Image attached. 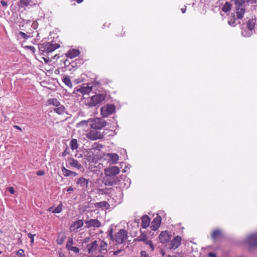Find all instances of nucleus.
Here are the masks:
<instances>
[{"label": "nucleus", "instance_id": "nucleus-1", "mask_svg": "<svg viewBox=\"0 0 257 257\" xmlns=\"http://www.w3.org/2000/svg\"><path fill=\"white\" fill-rule=\"evenodd\" d=\"M108 236L112 241H114L116 244L123 243L127 238V231L123 229H121L117 232L115 235H113L112 229L108 231Z\"/></svg>", "mask_w": 257, "mask_h": 257}, {"label": "nucleus", "instance_id": "nucleus-2", "mask_svg": "<svg viewBox=\"0 0 257 257\" xmlns=\"http://www.w3.org/2000/svg\"><path fill=\"white\" fill-rule=\"evenodd\" d=\"M59 47L60 45L52 41L51 42L40 44L39 45V50L41 54L47 56Z\"/></svg>", "mask_w": 257, "mask_h": 257}, {"label": "nucleus", "instance_id": "nucleus-3", "mask_svg": "<svg viewBox=\"0 0 257 257\" xmlns=\"http://www.w3.org/2000/svg\"><path fill=\"white\" fill-rule=\"evenodd\" d=\"M104 99L105 97L103 94H97L86 99L85 103L89 107H93L100 103Z\"/></svg>", "mask_w": 257, "mask_h": 257}, {"label": "nucleus", "instance_id": "nucleus-4", "mask_svg": "<svg viewBox=\"0 0 257 257\" xmlns=\"http://www.w3.org/2000/svg\"><path fill=\"white\" fill-rule=\"evenodd\" d=\"M88 122H90L91 127L94 130H100L106 125V121L101 118L89 119L88 120Z\"/></svg>", "mask_w": 257, "mask_h": 257}, {"label": "nucleus", "instance_id": "nucleus-5", "mask_svg": "<svg viewBox=\"0 0 257 257\" xmlns=\"http://www.w3.org/2000/svg\"><path fill=\"white\" fill-rule=\"evenodd\" d=\"M120 172L119 168L117 166H111L104 169L105 175L107 177L115 176Z\"/></svg>", "mask_w": 257, "mask_h": 257}, {"label": "nucleus", "instance_id": "nucleus-6", "mask_svg": "<svg viewBox=\"0 0 257 257\" xmlns=\"http://www.w3.org/2000/svg\"><path fill=\"white\" fill-rule=\"evenodd\" d=\"M236 16L237 19H242L245 12L244 4L235 5Z\"/></svg>", "mask_w": 257, "mask_h": 257}, {"label": "nucleus", "instance_id": "nucleus-7", "mask_svg": "<svg viewBox=\"0 0 257 257\" xmlns=\"http://www.w3.org/2000/svg\"><path fill=\"white\" fill-rule=\"evenodd\" d=\"M103 134L96 131H91L86 134V137L90 140L101 139L103 138Z\"/></svg>", "mask_w": 257, "mask_h": 257}, {"label": "nucleus", "instance_id": "nucleus-8", "mask_svg": "<svg viewBox=\"0 0 257 257\" xmlns=\"http://www.w3.org/2000/svg\"><path fill=\"white\" fill-rule=\"evenodd\" d=\"M115 110V107L112 104H107L101 108V113L104 116L111 114Z\"/></svg>", "mask_w": 257, "mask_h": 257}, {"label": "nucleus", "instance_id": "nucleus-9", "mask_svg": "<svg viewBox=\"0 0 257 257\" xmlns=\"http://www.w3.org/2000/svg\"><path fill=\"white\" fill-rule=\"evenodd\" d=\"M107 243L103 240H101L98 246V250L100 254L97 255L96 257H103V254L107 252Z\"/></svg>", "mask_w": 257, "mask_h": 257}, {"label": "nucleus", "instance_id": "nucleus-10", "mask_svg": "<svg viewBox=\"0 0 257 257\" xmlns=\"http://www.w3.org/2000/svg\"><path fill=\"white\" fill-rule=\"evenodd\" d=\"M113 33L114 36L118 38H121L125 35V32L121 25H116L113 28Z\"/></svg>", "mask_w": 257, "mask_h": 257}, {"label": "nucleus", "instance_id": "nucleus-11", "mask_svg": "<svg viewBox=\"0 0 257 257\" xmlns=\"http://www.w3.org/2000/svg\"><path fill=\"white\" fill-rule=\"evenodd\" d=\"M171 238V235L168 231H162L159 236L160 242L164 244L168 242Z\"/></svg>", "mask_w": 257, "mask_h": 257}, {"label": "nucleus", "instance_id": "nucleus-12", "mask_svg": "<svg viewBox=\"0 0 257 257\" xmlns=\"http://www.w3.org/2000/svg\"><path fill=\"white\" fill-rule=\"evenodd\" d=\"M249 248L257 247V233L250 235L247 239Z\"/></svg>", "mask_w": 257, "mask_h": 257}, {"label": "nucleus", "instance_id": "nucleus-13", "mask_svg": "<svg viewBox=\"0 0 257 257\" xmlns=\"http://www.w3.org/2000/svg\"><path fill=\"white\" fill-rule=\"evenodd\" d=\"M162 221V217L160 216H157L153 220L151 225V228L152 230H157L160 226Z\"/></svg>", "mask_w": 257, "mask_h": 257}, {"label": "nucleus", "instance_id": "nucleus-14", "mask_svg": "<svg viewBox=\"0 0 257 257\" xmlns=\"http://www.w3.org/2000/svg\"><path fill=\"white\" fill-rule=\"evenodd\" d=\"M181 240V237L179 235H177L176 236L174 237L173 239L171 241V243L169 248L170 249H174L177 248L180 245Z\"/></svg>", "mask_w": 257, "mask_h": 257}, {"label": "nucleus", "instance_id": "nucleus-15", "mask_svg": "<svg viewBox=\"0 0 257 257\" xmlns=\"http://www.w3.org/2000/svg\"><path fill=\"white\" fill-rule=\"evenodd\" d=\"M85 223L87 227L99 228L101 226V222L97 219H91L85 221Z\"/></svg>", "mask_w": 257, "mask_h": 257}, {"label": "nucleus", "instance_id": "nucleus-16", "mask_svg": "<svg viewBox=\"0 0 257 257\" xmlns=\"http://www.w3.org/2000/svg\"><path fill=\"white\" fill-rule=\"evenodd\" d=\"M83 226V222L82 220H78L74 222L70 226L69 229L71 232L76 231L79 228Z\"/></svg>", "mask_w": 257, "mask_h": 257}, {"label": "nucleus", "instance_id": "nucleus-17", "mask_svg": "<svg viewBox=\"0 0 257 257\" xmlns=\"http://www.w3.org/2000/svg\"><path fill=\"white\" fill-rule=\"evenodd\" d=\"M141 226L144 228H147L150 223V218L147 215H143L141 218Z\"/></svg>", "mask_w": 257, "mask_h": 257}, {"label": "nucleus", "instance_id": "nucleus-18", "mask_svg": "<svg viewBox=\"0 0 257 257\" xmlns=\"http://www.w3.org/2000/svg\"><path fill=\"white\" fill-rule=\"evenodd\" d=\"M80 54V51L78 49H73L69 50L66 54V57L72 59Z\"/></svg>", "mask_w": 257, "mask_h": 257}, {"label": "nucleus", "instance_id": "nucleus-19", "mask_svg": "<svg viewBox=\"0 0 257 257\" xmlns=\"http://www.w3.org/2000/svg\"><path fill=\"white\" fill-rule=\"evenodd\" d=\"M76 183L82 188H87L89 183V180L84 177H81L77 180Z\"/></svg>", "mask_w": 257, "mask_h": 257}, {"label": "nucleus", "instance_id": "nucleus-20", "mask_svg": "<svg viewBox=\"0 0 257 257\" xmlns=\"http://www.w3.org/2000/svg\"><path fill=\"white\" fill-rule=\"evenodd\" d=\"M35 3V0H20L18 4L19 7L23 8L24 7H28V6H32Z\"/></svg>", "mask_w": 257, "mask_h": 257}, {"label": "nucleus", "instance_id": "nucleus-21", "mask_svg": "<svg viewBox=\"0 0 257 257\" xmlns=\"http://www.w3.org/2000/svg\"><path fill=\"white\" fill-rule=\"evenodd\" d=\"M98 244L97 241L95 240L91 244L87 245L88 251L89 253H93L98 249Z\"/></svg>", "mask_w": 257, "mask_h": 257}, {"label": "nucleus", "instance_id": "nucleus-22", "mask_svg": "<svg viewBox=\"0 0 257 257\" xmlns=\"http://www.w3.org/2000/svg\"><path fill=\"white\" fill-rule=\"evenodd\" d=\"M77 92H80L83 95L88 94L92 91V87L88 85L83 86L77 90Z\"/></svg>", "mask_w": 257, "mask_h": 257}, {"label": "nucleus", "instance_id": "nucleus-23", "mask_svg": "<svg viewBox=\"0 0 257 257\" xmlns=\"http://www.w3.org/2000/svg\"><path fill=\"white\" fill-rule=\"evenodd\" d=\"M141 234L136 239H135V241H143L145 243L148 241L147 238V235L146 232L145 231L143 232L141 230H140Z\"/></svg>", "mask_w": 257, "mask_h": 257}, {"label": "nucleus", "instance_id": "nucleus-24", "mask_svg": "<svg viewBox=\"0 0 257 257\" xmlns=\"http://www.w3.org/2000/svg\"><path fill=\"white\" fill-rule=\"evenodd\" d=\"M62 171L63 172V174L65 177H68L71 175L76 176L78 175L76 172L69 170L65 168L64 167H62Z\"/></svg>", "mask_w": 257, "mask_h": 257}, {"label": "nucleus", "instance_id": "nucleus-25", "mask_svg": "<svg viewBox=\"0 0 257 257\" xmlns=\"http://www.w3.org/2000/svg\"><path fill=\"white\" fill-rule=\"evenodd\" d=\"M107 156L109 157L112 164L116 163L119 159L118 155L115 153H108Z\"/></svg>", "mask_w": 257, "mask_h": 257}, {"label": "nucleus", "instance_id": "nucleus-26", "mask_svg": "<svg viewBox=\"0 0 257 257\" xmlns=\"http://www.w3.org/2000/svg\"><path fill=\"white\" fill-rule=\"evenodd\" d=\"M69 163L71 166L77 169H80L82 167V165L79 163L78 161L74 159H70Z\"/></svg>", "mask_w": 257, "mask_h": 257}, {"label": "nucleus", "instance_id": "nucleus-27", "mask_svg": "<svg viewBox=\"0 0 257 257\" xmlns=\"http://www.w3.org/2000/svg\"><path fill=\"white\" fill-rule=\"evenodd\" d=\"M222 236L221 232L218 229L213 230L211 234V237L213 240H216Z\"/></svg>", "mask_w": 257, "mask_h": 257}, {"label": "nucleus", "instance_id": "nucleus-28", "mask_svg": "<svg viewBox=\"0 0 257 257\" xmlns=\"http://www.w3.org/2000/svg\"><path fill=\"white\" fill-rule=\"evenodd\" d=\"M118 180L117 178H116L115 179H109L108 178H107L104 179V184L105 185L112 186L116 184Z\"/></svg>", "mask_w": 257, "mask_h": 257}, {"label": "nucleus", "instance_id": "nucleus-29", "mask_svg": "<svg viewBox=\"0 0 257 257\" xmlns=\"http://www.w3.org/2000/svg\"><path fill=\"white\" fill-rule=\"evenodd\" d=\"M256 24L255 19H252L249 20L247 23V27L248 30L252 31L254 29Z\"/></svg>", "mask_w": 257, "mask_h": 257}, {"label": "nucleus", "instance_id": "nucleus-30", "mask_svg": "<svg viewBox=\"0 0 257 257\" xmlns=\"http://www.w3.org/2000/svg\"><path fill=\"white\" fill-rule=\"evenodd\" d=\"M48 105H53L56 107H58L60 105V102L57 98H51L47 100Z\"/></svg>", "mask_w": 257, "mask_h": 257}, {"label": "nucleus", "instance_id": "nucleus-31", "mask_svg": "<svg viewBox=\"0 0 257 257\" xmlns=\"http://www.w3.org/2000/svg\"><path fill=\"white\" fill-rule=\"evenodd\" d=\"M65 107L64 105H61L54 109V111L58 114L62 115L65 112Z\"/></svg>", "mask_w": 257, "mask_h": 257}, {"label": "nucleus", "instance_id": "nucleus-32", "mask_svg": "<svg viewBox=\"0 0 257 257\" xmlns=\"http://www.w3.org/2000/svg\"><path fill=\"white\" fill-rule=\"evenodd\" d=\"M231 7L232 4L228 2H226L222 8V11L225 13H227L231 10Z\"/></svg>", "mask_w": 257, "mask_h": 257}, {"label": "nucleus", "instance_id": "nucleus-33", "mask_svg": "<svg viewBox=\"0 0 257 257\" xmlns=\"http://www.w3.org/2000/svg\"><path fill=\"white\" fill-rule=\"evenodd\" d=\"M108 205V203L105 201L97 202L94 204V206L98 208H106Z\"/></svg>", "mask_w": 257, "mask_h": 257}, {"label": "nucleus", "instance_id": "nucleus-34", "mask_svg": "<svg viewBox=\"0 0 257 257\" xmlns=\"http://www.w3.org/2000/svg\"><path fill=\"white\" fill-rule=\"evenodd\" d=\"M70 146L72 150H74L77 149L78 148V143L77 140L74 139H72L70 143Z\"/></svg>", "mask_w": 257, "mask_h": 257}, {"label": "nucleus", "instance_id": "nucleus-35", "mask_svg": "<svg viewBox=\"0 0 257 257\" xmlns=\"http://www.w3.org/2000/svg\"><path fill=\"white\" fill-rule=\"evenodd\" d=\"M63 82L69 87H71L72 86V82L69 78V77H65L63 79Z\"/></svg>", "mask_w": 257, "mask_h": 257}, {"label": "nucleus", "instance_id": "nucleus-36", "mask_svg": "<svg viewBox=\"0 0 257 257\" xmlns=\"http://www.w3.org/2000/svg\"><path fill=\"white\" fill-rule=\"evenodd\" d=\"M62 203H60V204L53 211H52V212L55 213H60L62 210Z\"/></svg>", "mask_w": 257, "mask_h": 257}, {"label": "nucleus", "instance_id": "nucleus-37", "mask_svg": "<svg viewBox=\"0 0 257 257\" xmlns=\"http://www.w3.org/2000/svg\"><path fill=\"white\" fill-rule=\"evenodd\" d=\"M236 19L235 18L234 15H233V17L228 21V23L230 26L235 27L236 25Z\"/></svg>", "mask_w": 257, "mask_h": 257}, {"label": "nucleus", "instance_id": "nucleus-38", "mask_svg": "<svg viewBox=\"0 0 257 257\" xmlns=\"http://www.w3.org/2000/svg\"><path fill=\"white\" fill-rule=\"evenodd\" d=\"M73 243V238L71 237L69 238L66 245V248L68 249V250H69V248H70L71 247H72Z\"/></svg>", "mask_w": 257, "mask_h": 257}, {"label": "nucleus", "instance_id": "nucleus-39", "mask_svg": "<svg viewBox=\"0 0 257 257\" xmlns=\"http://www.w3.org/2000/svg\"><path fill=\"white\" fill-rule=\"evenodd\" d=\"M17 255L19 257H25V252L23 249H19L17 252Z\"/></svg>", "mask_w": 257, "mask_h": 257}, {"label": "nucleus", "instance_id": "nucleus-40", "mask_svg": "<svg viewBox=\"0 0 257 257\" xmlns=\"http://www.w3.org/2000/svg\"><path fill=\"white\" fill-rule=\"evenodd\" d=\"M19 35L24 39L27 40L30 37L23 32H19Z\"/></svg>", "mask_w": 257, "mask_h": 257}, {"label": "nucleus", "instance_id": "nucleus-41", "mask_svg": "<svg viewBox=\"0 0 257 257\" xmlns=\"http://www.w3.org/2000/svg\"><path fill=\"white\" fill-rule=\"evenodd\" d=\"M24 48L25 49H29L30 50H31L33 52V54H35V51H36V49H35V48L34 46H25Z\"/></svg>", "mask_w": 257, "mask_h": 257}, {"label": "nucleus", "instance_id": "nucleus-42", "mask_svg": "<svg viewBox=\"0 0 257 257\" xmlns=\"http://www.w3.org/2000/svg\"><path fill=\"white\" fill-rule=\"evenodd\" d=\"M145 244L149 245L152 251H153L154 250V247L153 242H152L151 240H149L145 243Z\"/></svg>", "mask_w": 257, "mask_h": 257}, {"label": "nucleus", "instance_id": "nucleus-43", "mask_svg": "<svg viewBox=\"0 0 257 257\" xmlns=\"http://www.w3.org/2000/svg\"><path fill=\"white\" fill-rule=\"evenodd\" d=\"M35 235V234H31V233H29L28 234V236L29 238H31V243L32 244H33L34 243V236Z\"/></svg>", "mask_w": 257, "mask_h": 257}, {"label": "nucleus", "instance_id": "nucleus-44", "mask_svg": "<svg viewBox=\"0 0 257 257\" xmlns=\"http://www.w3.org/2000/svg\"><path fill=\"white\" fill-rule=\"evenodd\" d=\"M69 250L74 251L75 253H78L79 251V248L76 246L71 247V248H69Z\"/></svg>", "mask_w": 257, "mask_h": 257}, {"label": "nucleus", "instance_id": "nucleus-45", "mask_svg": "<svg viewBox=\"0 0 257 257\" xmlns=\"http://www.w3.org/2000/svg\"><path fill=\"white\" fill-rule=\"evenodd\" d=\"M235 5L245 4V0H234Z\"/></svg>", "mask_w": 257, "mask_h": 257}, {"label": "nucleus", "instance_id": "nucleus-46", "mask_svg": "<svg viewBox=\"0 0 257 257\" xmlns=\"http://www.w3.org/2000/svg\"><path fill=\"white\" fill-rule=\"evenodd\" d=\"M140 257H149L148 253L145 251H142L141 252Z\"/></svg>", "mask_w": 257, "mask_h": 257}, {"label": "nucleus", "instance_id": "nucleus-47", "mask_svg": "<svg viewBox=\"0 0 257 257\" xmlns=\"http://www.w3.org/2000/svg\"><path fill=\"white\" fill-rule=\"evenodd\" d=\"M8 190L12 194H14L15 192V189L13 187H10L8 188Z\"/></svg>", "mask_w": 257, "mask_h": 257}, {"label": "nucleus", "instance_id": "nucleus-48", "mask_svg": "<svg viewBox=\"0 0 257 257\" xmlns=\"http://www.w3.org/2000/svg\"><path fill=\"white\" fill-rule=\"evenodd\" d=\"M110 25H111V24L110 23L106 22L103 24V29H105L106 28H110Z\"/></svg>", "mask_w": 257, "mask_h": 257}, {"label": "nucleus", "instance_id": "nucleus-49", "mask_svg": "<svg viewBox=\"0 0 257 257\" xmlns=\"http://www.w3.org/2000/svg\"><path fill=\"white\" fill-rule=\"evenodd\" d=\"M37 175L39 176H43L45 175V172L43 171L40 170L37 172Z\"/></svg>", "mask_w": 257, "mask_h": 257}, {"label": "nucleus", "instance_id": "nucleus-50", "mask_svg": "<svg viewBox=\"0 0 257 257\" xmlns=\"http://www.w3.org/2000/svg\"><path fill=\"white\" fill-rule=\"evenodd\" d=\"M42 58L44 61L45 63H48L50 61V59L48 57H42Z\"/></svg>", "mask_w": 257, "mask_h": 257}, {"label": "nucleus", "instance_id": "nucleus-51", "mask_svg": "<svg viewBox=\"0 0 257 257\" xmlns=\"http://www.w3.org/2000/svg\"><path fill=\"white\" fill-rule=\"evenodd\" d=\"M64 238L63 237H61V239H58L57 240L58 244H61L63 243Z\"/></svg>", "mask_w": 257, "mask_h": 257}, {"label": "nucleus", "instance_id": "nucleus-52", "mask_svg": "<svg viewBox=\"0 0 257 257\" xmlns=\"http://www.w3.org/2000/svg\"><path fill=\"white\" fill-rule=\"evenodd\" d=\"M168 257H182V256L179 253H177L176 254L172 255H169Z\"/></svg>", "mask_w": 257, "mask_h": 257}, {"label": "nucleus", "instance_id": "nucleus-53", "mask_svg": "<svg viewBox=\"0 0 257 257\" xmlns=\"http://www.w3.org/2000/svg\"><path fill=\"white\" fill-rule=\"evenodd\" d=\"M1 3L2 4V5L3 6V7H7V3L6 2L4 1H2L1 2Z\"/></svg>", "mask_w": 257, "mask_h": 257}, {"label": "nucleus", "instance_id": "nucleus-54", "mask_svg": "<svg viewBox=\"0 0 257 257\" xmlns=\"http://www.w3.org/2000/svg\"><path fill=\"white\" fill-rule=\"evenodd\" d=\"M121 251V249H118L115 251H114L113 252V254L114 255H117L118 254V253H119Z\"/></svg>", "mask_w": 257, "mask_h": 257}, {"label": "nucleus", "instance_id": "nucleus-55", "mask_svg": "<svg viewBox=\"0 0 257 257\" xmlns=\"http://www.w3.org/2000/svg\"><path fill=\"white\" fill-rule=\"evenodd\" d=\"M208 255L210 257H216V254L214 253L210 252Z\"/></svg>", "mask_w": 257, "mask_h": 257}, {"label": "nucleus", "instance_id": "nucleus-56", "mask_svg": "<svg viewBox=\"0 0 257 257\" xmlns=\"http://www.w3.org/2000/svg\"><path fill=\"white\" fill-rule=\"evenodd\" d=\"M14 127L15 128H16V129H17V130H19V131H20L21 132L22 131V128L19 126H18V125H15L14 126Z\"/></svg>", "mask_w": 257, "mask_h": 257}, {"label": "nucleus", "instance_id": "nucleus-57", "mask_svg": "<svg viewBox=\"0 0 257 257\" xmlns=\"http://www.w3.org/2000/svg\"><path fill=\"white\" fill-rule=\"evenodd\" d=\"M181 12H182V13L183 14H184V13L186 12V7H185V8H182V9H181Z\"/></svg>", "mask_w": 257, "mask_h": 257}, {"label": "nucleus", "instance_id": "nucleus-58", "mask_svg": "<svg viewBox=\"0 0 257 257\" xmlns=\"http://www.w3.org/2000/svg\"><path fill=\"white\" fill-rule=\"evenodd\" d=\"M73 190H74V189H73V188L72 187H69V188L67 189V191L68 192L73 191Z\"/></svg>", "mask_w": 257, "mask_h": 257}, {"label": "nucleus", "instance_id": "nucleus-59", "mask_svg": "<svg viewBox=\"0 0 257 257\" xmlns=\"http://www.w3.org/2000/svg\"><path fill=\"white\" fill-rule=\"evenodd\" d=\"M161 254L163 256H164V255H165V252H164V251L163 249H161Z\"/></svg>", "mask_w": 257, "mask_h": 257}, {"label": "nucleus", "instance_id": "nucleus-60", "mask_svg": "<svg viewBox=\"0 0 257 257\" xmlns=\"http://www.w3.org/2000/svg\"><path fill=\"white\" fill-rule=\"evenodd\" d=\"M59 257H65V256L63 253H59Z\"/></svg>", "mask_w": 257, "mask_h": 257}, {"label": "nucleus", "instance_id": "nucleus-61", "mask_svg": "<svg viewBox=\"0 0 257 257\" xmlns=\"http://www.w3.org/2000/svg\"><path fill=\"white\" fill-rule=\"evenodd\" d=\"M76 1L78 3L80 4V3H82V2L83 1V0H76Z\"/></svg>", "mask_w": 257, "mask_h": 257}, {"label": "nucleus", "instance_id": "nucleus-62", "mask_svg": "<svg viewBox=\"0 0 257 257\" xmlns=\"http://www.w3.org/2000/svg\"><path fill=\"white\" fill-rule=\"evenodd\" d=\"M48 210L49 211H52H52H53V207H52L49 208L48 209Z\"/></svg>", "mask_w": 257, "mask_h": 257}, {"label": "nucleus", "instance_id": "nucleus-63", "mask_svg": "<svg viewBox=\"0 0 257 257\" xmlns=\"http://www.w3.org/2000/svg\"><path fill=\"white\" fill-rule=\"evenodd\" d=\"M19 242H20V243H22V240L21 239H19Z\"/></svg>", "mask_w": 257, "mask_h": 257}, {"label": "nucleus", "instance_id": "nucleus-64", "mask_svg": "<svg viewBox=\"0 0 257 257\" xmlns=\"http://www.w3.org/2000/svg\"><path fill=\"white\" fill-rule=\"evenodd\" d=\"M2 251H1L0 250V254H2Z\"/></svg>", "mask_w": 257, "mask_h": 257}]
</instances>
